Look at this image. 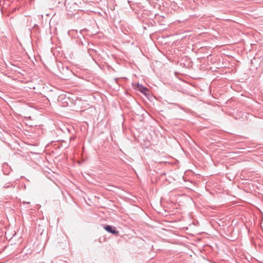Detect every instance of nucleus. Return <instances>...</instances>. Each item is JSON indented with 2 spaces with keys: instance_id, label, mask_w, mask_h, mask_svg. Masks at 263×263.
I'll return each instance as SVG.
<instances>
[{
  "instance_id": "7ed1b4c3",
  "label": "nucleus",
  "mask_w": 263,
  "mask_h": 263,
  "mask_svg": "<svg viewBox=\"0 0 263 263\" xmlns=\"http://www.w3.org/2000/svg\"><path fill=\"white\" fill-rule=\"evenodd\" d=\"M68 33L70 35H73L76 33H78V31L76 30H71L68 31Z\"/></svg>"
},
{
  "instance_id": "f257e3e1",
  "label": "nucleus",
  "mask_w": 263,
  "mask_h": 263,
  "mask_svg": "<svg viewBox=\"0 0 263 263\" xmlns=\"http://www.w3.org/2000/svg\"><path fill=\"white\" fill-rule=\"evenodd\" d=\"M103 228L109 233L115 236L119 235V232L116 230L115 227L110 225H104Z\"/></svg>"
},
{
  "instance_id": "f03ea898",
  "label": "nucleus",
  "mask_w": 263,
  "mask_h": 263,
  "mask_svg": "<svg viewBox=\"0 0 263 263\" xmlns=\"http://www.w3.org/2000/svg\"><path fill=\"white\" fill-rule=\"evenodd\" d=\"M137 89L141 91L144 95L146 96L149 94V89H147L146 87L143 86V85L138 84L137 85Z\"/></svg>"
},
{
  "instance_id": "20e7f679",
  "label": "nucleus",
  "mask_w": 263,
  "mask_h": 263,
  "mask_svg": "<svg viewBox=\"0 0 263 263\" xmlns=\"http://www.w3.org/2000/svg\"><path fill=\"white\" fill-rule=\"evenodd\" d=\"M73 140H74V137H71L70 138V141Z\"/></svg>"
}]
</instances>
